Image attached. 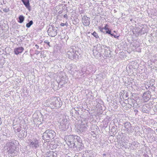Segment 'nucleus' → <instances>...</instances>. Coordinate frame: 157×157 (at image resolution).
I'll return each mask as SVG.
<instances>
[{"mask_svg": "<svg viewBox=\"0 0 157 157\" xmlns=\"http://www.w3.org/2000/svg\"><path fill=\"white\" fill-rule=\"evenodd\" d=\"M76 49V47L73 45L71 46L67 49V56L69 59L71 60H75L78 59V56L80 54Z\"/></svg>", "mask_w": 157, "mask_h": 157, "instance_id": "1", "label": "nucleus"}, {"mask_svg": "<svg viewBox=\"0 0 157 157\" xmlns=\"http://www.w3.org/2000/svg\"><path fill=\"white\" fill-rule=\"evenodd\" d=\"M16 142L14 140H10V142L7 143L5 146V148L6 147V149L9 152L8 154L11 156H14L15 154L17 152Z\"/></svg>", "mask_w": 157, "mask_h": 157, "instance_id": "2", "label": "nucleus"}, {"mask_svg": "<svg viewBox=\"0 0 157 157\" xmlns=\"http://www.w3.org/2000/svg\"><path fill=\"white\" fill-rule=\"evenodd\" d=\"M87 121L85 119L81 121V123L78 125L77 129L78 133L83 132L87 129Z\"/></svg>", "mask_w": 157, "mask_h": 157, "instance_id": "3", "label": "nucleus"}, {"mask_svg": "<svg viewBox=\"0 0 157 157\" xmlns=\"http://www.w3.org/2000/svg\"><path fill=\"white\" fill-rule=\"evenodd\" d=\"M51 101L50 103V106L52 108H58L61 107V102L59 101V98L57 97H53L51 99Z\"/></svg>", "mask_w": 157, "mask_h": 157, "instance_id": "4", "label": "nucleus"}, {"mask_svg": "<svg viewBox=\"0 0 157 157\" xmlns=\"http://www.w3.org/2000/svg\"><path fill=\"white\" fill-rule=\"evenodd\" d=\"M56 135V133L52 130L48 129L46 130L44 132V133L42 137H54Z\"/></svg>", "mask_w": 157, "mask_h": 157, "instance_id": "5", "label": "nucleus"}, {"mask_svg": "<svg viewBox=\"0 0 157 157\" xmlns=\"http://www.w3.org/2000/svg\"><path fill=\"white\" fill-rule=\"evenodd\" d=\"M68 123L67 119H64L61 121L59 125V128L62 130L65 131L68 128Z\"/></svg>", "mask_w": 157, "mask_h": 157, "instance_id": "6", "label": "nucleus"}, {"mask_svg": "<svg viewBox=\"0 0 157 157\" xmlns=\"http://www.w3.org/2000/svg\"><path fill=\"white\" fill-rule=\"evenodd\" d=\"M57 28L52 26L48 28L47 32L49 36L54 37L57 34Z\"/></svg>", "mask_w": 157, "mask_h": 157, "instance_id": "7", "label": "nucleus"}, {"mask_svg": "<svg viewBox=\"0 0 157 157\" xmlns=\"http://www.w3.org/2000/svg\"><path fill=\"white\" fill-rule=\"evenodd\" d=\"M98 127L95 125H92L90 128L91 130V134L93 137H97V131Z\"/></svg>", "mask_w": 157, "mask_h": 157, "instance_id": "8", "label": "nucleus"}, {"mask_svg": "<svg viewBox=\"0 0 157 157\" xmlns=\"http://www.w3.org/2000/svg\"><path fill=\"white\" fill-rule=\"evenodd\" d=\"M82 22L84 25L86 26H89L90 24V18L84 16L82 18Z\"/></svg>", "mask_w": 157, "mask_h": 157, "instance_id": "9", "label": "nucleus"}, {"mask_svg": "<svg viewBox=\"0 0 157 157\" xmlns=\"http://www.w3.org/2000/svg\"><path fill=\"white\" fill-rule=\"evenodd\" d=\"M124 129L125 131L129 132L132 130V126L131 124L128 122H125L124 123Z\"/></svg>", "mask_w": 157, "mask_h": 157, "instance_id": "10", "label": "nucleus"}, {"mask_svg": "<svg viewBox=\"0 0 157 157\" xmlns=\"http://www.w3.org/2000/svg\"><path fill=\"white\" fill-rule=\"evenodd\" d=\"M24 50V48L22 47H20L15 48L14 49V52L16 55H18L21 53Z\"/></svg>", "mask_w": 157, "mask_h": 157, "instance_id": "11", "label": "nucleus"}, {"mask_svg": "<svg viewBox=\"0 0 157 157\" xmlns=\"http://www.w3.org/2000/svg\"><path fill=\"white\" fill-rule=\"evenodd\" d=\"M109 130L110 132H113L112 134L111 133H110L111 135V136H115V134L116 133V128L113 125L112 126L110 124L109 126Z\"/></svg>", "mask_w": 157, "mask_h": 157, "instance_id": "12", "label": "nucleus"}, {"mask_svg": "<svg viewBox=\"0 0 157 157\" xmlns=\"http://www.w3.org/2000/svg\"><path fill=\"white\" fill-rule=\"evenodd\" d=\"M25 7L29 11L31 10L30 6L29 0H21Z\"/></svg>", "mask_w": 157, "mask_h": 157, "instance_id": "13", "label": "nucleus"}, {"mask_svg": "<svg viewBox=\"0 0 157 157\" xmlns=\"http://www.w3.org/2000/svg\"><path fill=\"white\" fill-rule=\"evenodd\" d=\"M143 97L144 100H148L151 97L150 92L147 91L144 92L143 94Z\"/></svg>", "mask_w": 157, "mask_h": 157, "instance_id": "14", "label": "nucleus"}, {"mask_svg": "<svg viewBox=\"0 0 157 157\" xmlns=\"http://www.w3.org/2000/svg\"><path fill=\"white\" fill-rule=\"evenodd\" d=\"M39 141L38 140H34V141L31 142L30 143V146L32 147H34L35 148H36L39 146L38 143Z\"/></svg>", "mask_w": 157, "mask_h": 157, "instance_id": "15", "label": "nucleus"}, {"mask_svg": "<svg viewBox=\"0 0 157 157\" xmlns=\"http://www.w3.org/2000/svg\"><path fill=\"white\" fill-rule=\"evenodd\" d=\"M18 19L19 20L18 21V22L19 23H21L23 22L25 19V17L23 15H21L19 17Z\"/></svg>", "mask_w": 157, "mask_h": 157, "instance_id": "16", "label": "nucleus"}, {"mask_svg": "<svg viewBox=\"0 0 157 157\" xmlns=\"http://www.w3.org/2000/svg\"><path fill=\"white\" fill-rule=\"evenodd\" d=\"M103 54L104 56L106 58L110 57V52L108 50L105 49V52Z\"/></svg>", "mask_w": 157, "mask_h": 157, "instance_id": "17", "label": "nucleus"}, {"mask_svg": "<svg viewBox=\"0 0 157 157\" xmlns=\"http://www.w3.org/2000/svg\"><path fill=\"white\" fill-rule=\"evenodd\" d=\"M33 24V22L32 21H30L29 23H27L26 24V27L28 28H29L31 25H32Z\"/></svg>", "mask_w": 157, "mask_h": 157, "instance_id": "18", "label": "nucleus"}, {"mask_svg": "<svg viewBox=\"0 0 157 157\" xmlns=\"http://www.w3.org/2000/svg\"><path fill=\"white\" fill-rule=\"evenodd\" d=\"M146 32V31H145V29L144 28H142L140 29L139 32V33L141 35L144 34Z\"/></svg>", "mask_w": 157, "mask_h": 157, "instance_id": "19", "label": "nucleus"}, {"mask_svg": "<svg viewBox=\"0 0 157 157\" xmlns=\"http://www.w3.org/2000/svg\"><path fill=\"white\" fill-rule=\"evenodd\" d=\"M93 36L95 37L96 38H99V36L98 34L95 32H94L93 33H92Z\"/></svg>", "mask_w": 157, "mask_h": 157, "instance_id": "20", "label": "nucleus"}, {"mask_svg": "<svg viewBox=\"0 0 157 157\" xmlns=\"http://www.w3.org/2000/svg\"><path fill=\"white\" fill-rule=\"evenodd\" d=\"M106 31L105 33L108 34L110 35L111 34V29H109Z\"/></svg>", "mask_w": 157, "mask_h": 157, "instance_id": "21", "label": "nucleus"}, {"mask_svg": "<svg viewBox=\"0 0 157 157\" xmlns=\"http://www.w3.org/2000/svg\"><path fill=\"white\" fill-rule=\"evenodd\" d=\"M98 29H99L100 30V32H101L103 33H105V32H104L103 31V30L104 29H103V27L102 28V27H99L98 28Z\"/></svg>", "mask_w": 157, "mask_h": 157, "instance_id": "22", "label": "nucleus"}, {"mask_svg": "<svg viewBox=\"0 0 157 157\" xmlns=\"http://www.w3.org/2000/svg\"><path fill=\"white\" fill-rule=\"evenodd\" d=\"M109 25L107 24H106L105 25V26L103 27V29L105 30H107V29H109Z\"/></svg>", "mask_w": 157, "mask_h": 157, "instance_id": "23", "label": "nucleus"}, {"mask_svg": "<svg viewBox=\"0 0 157 157\" xmlns=\"http://www.w3.org/2000/svg\"><path fill=\"white\" fill-rule=\"evenodd\" d=\"M9 11V8H5L3 10V11L5 12H7Z\"/></svg>", "mask_w": 157, "mask_h": 157, "instance_id": "24", "label": "nucleus"}, {"mask_svg": "<svg viewBox=\"0 0 157 157\" xmlns=\"http://www.w3.org/2000/svg\"><path fill=\"white\" fill-rule=\"evenodd\" d=\"M44 42L47 44L49 47H50V45L49 44L50 43L48 40H44Z\"/></svg>", "mask_w": 157, "mask_h": 157, "instance_id": "25", "label": "nucleus"}, {"mask_svg": "<svg viewBox=\"0 0 157 157\" xmlns=\"http://www.w3.org/2000/svg\"><path fill=\"white\" fill-rule=\"evenodd\" d=\"M110 35L112 36H113L115 38H117L119 37V36H117V35H115L113 34H112V33H111V34Z\"/></svg>", "mask_w": 157, "mask_h": 157, "instance_id": "26", "label": "nucleus"}, {"mask_svg": "<svg viewBox=\"0 0 157 157\" xmlns=\"http://www.w3.org/2000/svg\"><path fill=\"white\" fill-rule=\"evenodd\" d=\"M78 20L77 19H75L74 21V22L73 23V24H77L78 23Z\"/></svg>", "mask_w": 157, "mask_h": 157, "instance_id": "27", "label": "nucleus"}, {"mask_svg": "<svg viewBox=\"0 0 157 157\" xmlns=\"http://www.w3.org/2000/svg\"><path fill=\"white\" fill-rule=\"evenodd\" d=\"M108 124V122L105 123V124H104L103 125V127L105 128H106Z\"/></svg>", "mask_w": 157, "mask_h": 157, "instance_id": "28", "label": "nucleus"}, {"mask_svg": "<svg viewBox=\"0 0 157 157\" xmlns=\"http://www.w3.org/2000/svg\"><path fill=\"white\" fill-rule=\"evenodd\" d=\"M60 25L62 26H63L65 25V23H62L60 24Z\"/></svg>", "mask_w": 157, "mask_h": 157, "instance_id": "29", "label": "nucleus"}, {"mask_svg": "<svg viewBox=\"0 0 157 157\" xmlns=\"http://www.w3.org/2000/svg\"><path fill=\"white\" fill-rule=\"evenodd\" d=\"M63 17L65 18H66V19H67V14H65V15H64L63 16Z\"/></svg>", "mask_w": 157, "mask_h": 157, "instance_id": "30", "label": "nucleus"}, {"mask_svg": "<svg viewBox=\"0 0 157 157\" xmlns=\"http://www.w3.org/2000/svg\"><path fill=\"white\" fill-rule=\"evenodd\" d=\"M35 47H36V49H38L39 48V46L37 44H36L35 45Z\"/></svg>", "mask_w": 157, "mask_h": 157, "instance_id": "31", "label": "nucleus"}, {"mask_svg": "<svg viewBox=\"0 0 157 157\" xmlns=\"http://www.w3.org/2000/svg\"><path fill=\"white\" fill-rule=\"evenodd\" d=\"M2 120L1 118L0 117V125H1L2 123Z\"/></svg>", "mask_w": 157, "mask_h": 157, "instance_id": "32", "label": "nucleus"}, {"mask_svg": "<svg viewBox=\"0 0 157 157\" xmlns=\"http://www.w3.org/2000/svg\"><path fill=\"white\" fill-rule=\"evenodd\" d=\"M67 8V7L66 6H65L63 8V9L64 10H66Z\"/></svg>", "mask_w": 157, "mask_h": 157, "instance_id": "33", "label": "nucleus"}, {"mask_svg": "<svg viewBox=\"0 0 157 157\" xmlns=\"http://www.w3.org/2000/svg\"><path fill=\"white\" fill-rule=\"evenodd\" d=\"M62 13V11H59V12H58V13L59 14H61V13Z\"/></svg>", "mask_w": 157, "mask_h": 157, "instance_id": "34", "label": "nucleus"}, {"mask_svg": "<svg viewBox=\"0 0 157 157\" xmlns=\"http://www.w3.org/2000/svg\"><path fill=\"white\" fill-rule=\"evenodd\" d=\"M134 112L136 113L137 112H138V111L137 110L135 109L134 110Z\"/></svg>", "mask_w": 157, "mask_h": 157, "instance_id": "35", "label": "nucleus"}, {"mask_svg": "<svg viewBox=\"0 0 157 157\" xmlns=\"http://www.w3.org/2000/svg\"><path fill=\"white\" fill-rule=\"evenodd\" d=\"M17 131L18 132H19L20 131V128H17Z\"/></svg>", "mask_w": 157, "mask_h": 157, "instance_id": "36", "label": "nucleus"}, {"mask_svg": "<svg viewBox=\"0 0 157 157\" xmlns=\"http://www.w3.org/2000/svg\"><path fill=\"white\" fill-rule=\"evenodd\" d=\"M130 21H133L132 18H131L130 19Z\"/></svg>", "mask_w": 157, "mask_h": 157, "instance_id": "37", "label": "nucleus"}, {"mask_svg": "<svg viewBox=\"0 0 157 157\" xmlns=\"http://www.w3.org/2000/svg\"><path fill=\"white\" fill-rule=\"evenodd\" d=\"M103 156L104 157V156H106V154H103Z\"/></svg>", "mask_w": 157, "mask_h": 157, "instance_id": "38", "label": "nucleus"}, {"mask_svg": "<svg viewBox=\"0 0 157 157\" xmlns=\"http://www.w3.org/2000/svg\"><path fill=\"white\" fill-rule=\"evenodd\" d=\"M69 142L70 143V144H72V143H73V142H72V143H71V142H71V141H70Z\"/></svg>", "mask_w": 157, "mask_h": 157, "instance_id": "39", "label": "nucleus"}, {"mask_svg": "<svg viewBox=\"0 0 157 157\" xmlns=\"http://www.w3.org/2000/svg\"><path fill=\"white\" fill-rule=\"evenodd\" d=\"M55 156L54 154V153H53L52 154V156Z\"/></svg>", "mask_w": 157, "mask_h": 157, "instance_id": "40", "label": "nucleus"}, {"mask_svg": "<svg viewBox=\"0 0 157 157\" xmlns=\"http://www.w3.org/2000/svg\"><path fill=\"white\" fill-rule=\"evenodd\" d=\"M67 23H65V25H67Z\"/></svg>", "mask_w": 157, "mask_h": 157, "instance_id": "41", "label": "nucleus"}, {"mask_svg": "<svg viewBox=\"0 0 157 157\" xmlns=\"http://www.w3.org/2000/svg\"><path fill=\"white\" fill-rule=\"evenodd\" d=\"M116 140H117V141H118V138H117Z\"/></svg>", "mask_w": 157, "mask_h": 157, "instance_id": "42", "label": "nucleus"}, {"mask_svg": "<svg viewBox=\"0 0 157 157\" xmlns=\"http://www.w3.org/2000/svg\"><path fill=\"white\" fill-rule=\"evenodd\" d=\"M66 138V140H65V139H64V140H67V138Z\"/></svg>", "mask_w": 157, "mask_h": 157, "instance_id": "43", "label": "nucleus"}, {"mask_svg": "<svg viewBox=\"0 0 157 157\" xmlns=\"http://www.w3.org/2000/svg\"><path fill=\"white\" fill-rule=\"evenodd\" d=\"M113 32H114V33H116V32H115V31H113Z\"/></svg>", "mask_w": 157, "mask_h": 157, "instance_id": "44", "label": "nucleus"}, {"mask_svg": "<svg viewBox=\"0 0 157 157\" xmlns=\"http://www.w3.org/2000/svg\"><path fill=\"white\" fill-rule=\"evenodd\" d=\"M130 100H131V101H133V100H132V99H130Z\"/></svg>", "mask_w": 157, "mask_h": 157, "instance_id": "45", "label": "nucleus"}, {"mask_svg": "<svg viewBox=\"0 0 157 157\" xmlns=\"http://www.w3.org/2000/svg\"><path fill=\"white\" fill-rule=\"evenodd\" d=\"M153 136V137H154V136Z\"/></svg>", "mask_w": 157, "mask_h": 157, "instance_id": "46", "label": "nucleus"}]
</instances>
